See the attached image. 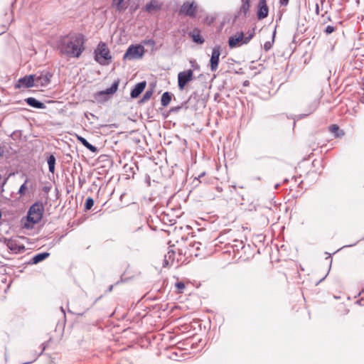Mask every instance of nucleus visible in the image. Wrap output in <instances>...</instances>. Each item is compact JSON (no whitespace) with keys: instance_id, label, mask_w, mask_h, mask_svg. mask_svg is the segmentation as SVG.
Masks as SVG:
<instances>
[{"instance_id":"nucleus-6","label":"nucleus","mask_w":364,"mask_h":364,"mask_svg":"<svg viewBox=\"0 0 364 364\" xmlns=\"http://www.w3.org/2000/svg\"><path fill=\"white\" fill-rule=\"evenodd\" d=\"M198 5L195 1H186L181 6L179 14L194 18L198 12Z\"/></svg>"},{"instance_id":"nucleus-23","label":"nucleus","mask_w":364,"mask_h":364,"mask_svg":"<svg viewBox=\"0 0 364 364\" xmlns=\"http://www.w3.org/2000/svg\"><path fill=\"white\" fill-rule=\"evenodd\" d=\"M242 4L240 6V13L243 14L244 16H246L248 13L250 9V2L251 1H241Z\"/></svg>"},{"instance_id":"nucleus-4","label":"nucleus","mask_w":364,"mask_h":364,"mask_svg":"<svg viewBox=\"0 0 364 364\" xmlns=\"http://www.w3.org/2000/svg\"><path fill=\"white\" fill-rule=\"evenodd\" d=\"M175 249L177 252V262L183 261V258L192 257L193 256H198L197 251L192 248H189L188 240L182 241L181 242H177V245H175Z\"/></svg>"},{"instance_id":"nucleus-26","label":"nucleus","mask_w":364,"mask_h":364,"mask_svg":"<svg viewBox=\"0 0 364 364\" xmlns=\"http://www.w3.org/2000/svg\"><path fill=\"white\" fill-rule=\"evenodd\" d=\"M188 244L189 248L193 249L194 250L197 251V252L199 254L200 247L202 246V244L200 242H197L196 240H188Z\"/></svg>"},{"instance_id":"nucleus-9","label":"nucleus","mask_w":364,"mask_h":364,"mask_svg":"<svg viewBox=\"0 0 364 364\" xmlns=\"http://www.w3.org/2000/svg\"><path fill=\"white\" fill-rule=\"evenodd\" d=\"M220 55V47L215 46L213 48L212 55L210 60V70L215 71L218 69L219 63V58Z\"/></svg>"},{"instance_id":"nucleus-19","label":"nucleus","mask_w":364,"mask_h":364,"mask_svg":"<svg viewBox=\"0 0 364 364\" xmlns=\"http://www.w3.org/2000/svg\"><path fill=\"white\" fill-rule=\"evenodd\" d=\"M76 138L79 142H80L87 149L95 153L97 151V147L90 144L84 137L76 134Z\"/></svg>"},{"instance_id":"nucleus-38","label":"nucleus","mask_w":364,"mask_h":364,"mask_svg":"<svg viewBox=\"0 0 364 364\" xmlns=\"http://www.w3.org/2000/svg\"><path fill=\"white\" fill-rule=\"evenodd\" d=\"M4 154V149L1 147H0V157L3 156Z\"/></svg>"},{"instance_id":"nucleus-34","label":"nucleus","mask_w":364,"mask_h":364,"mask_svg":"<svg viewBox=\"0 0 364 364\" xmlns=\"http://www.w3.org/2000/svg\"><path fill=\"white\" fill-rule=\"evenodd\" d=\"M336 31V27L333 26H328L326 28H325V33L326 34H331L333 32H334Z\"/></svg>"},{"instance_id":"nucleus-27","label":"nucleus","mask_w":364,"mask_h":364,"mask_svg":"<svg viewBox=\"0 0 364 364\" xmlns=\"http://www.w3.org/2000/svg\"><path fill=\"white\" fill-rule=\"evenodd\" d=\"M48 164L49 168V171L52 173L55 172V157L53 155H50L48 158Z\"/></svg>"},{"instance_id":"nucleus-18","label":"nucleus","mask_w":364,"mask_h":364,"mask_svg":"<svg viewBox=\"0 0 364 364\" xmlns=\"http://www.w3.org/2000/svg\"><path fill=\"white\" fill-rule=\"evenodd\" d=\"M76 138L79 142H80L87 149L95 153L97 151V147L90 144L84 137L76 134Z\"/></svg>"},{"instance_id":"nucleus-33","label":"nucleus","mask_w":364,"mask_h":364,"mask_svg":"<svg viewBox=\"0 0 364 364\" xmlns=\"http://www.w3.org/2000/svg\"><path fill=\"white\" fill-rule=\"evenodd\" d=\"M329 130L331 131V132L335 134V136L336 137L340 136V134H338V132L339 131V127L337 124H332L330 127Z\"/></svg>"},{"instance_id":"nucleus-16","label":"nucleus","mask_w":364,"mask_h":364,"mask_svg":"<svg viewBox=\"0 0 364 364\" xmlns=\"http://www.w3.org/2000/svg\"><path fill=\"white\" fill-rule=\"evenodd\" d=\"M189 36L192 38L193 41L198 44L204 43V39L200 36V31L197 28L193 29L189 33Z\"/></svg>"},{"instance_id":"nucleus-31","label":"nucleus","mask_w":364,"mask_h":364,"mask_svg":"<svg viewBox=\"0 0 364 364\" xmlns=\"http://www.w3.org/2000/svg\"><path fill=\"white\" fill-rule=\"evenodd\" d=\"M153 93H154L153 90H147L145 92V94L144 95L142 99L141 100V102H144L149 100L151 97Z\"/></svg>"},{"instance_id":"nucleus-35","label":"nucleus","mask_w":364,"mask_h":364,"mask_svg":"<svg viewBox=\"0 0 364 364\" xmlns=\"http://www.w3.org/2000/svg\"><path fill=\"white\" fill-rule=\"evenodd\" d=\"M272 47V44L270 42H266L264 44V49L267 51V50H269Z\"/></svg>"},{"instance_id":"nucleus-3","label":"nucleus","mask_w":364,"mask_h":364,"mask_svg":"<svg viewBox=\"0 0 364 364\" xmlns=\"http://www.w3.org/2000/svg\"><path fill=\"white\" fill-rule=\"evenodd\" d=\"M95 59L101 65H108L112 59L110 50L107 45L104 42H100L95 50Z\"/></svg>"},{"instance_id":"nucleus-22","label":"nucleus","mask_w":364,"mask_h":364,"mask_svg":"<svg viewBox=\"0 0 364 364\" xmlns=\"http://www.w3.org/2000/svg\"><path fill=\"white\" fill-rule=\"evenodd\" d=\"M171 100V95H170L169 92H166L161 96V103L162 106L166 107L170 104Z\"/></svg>"},{"instance_id":"nucleus-24","label":"nucleus","mask_w":364,"mask_h":364,"mask_svg":"<svg viewBox=\"0 0 364 364\" xmlns=\"http://www.w3.org/2000/svg\"><path fill=\"white\" fill-rule=\"evenodd\" d=\"M49 256L48 252L39 253L33 257V262L37 264L43 259H46Z\"/></svg>"},{"instance_id":"nucleus-14","label":"nucleus","mask_w":364,"mask_h":364,"mask_svg":"<svg viewBox=\"0 0 364 364\" xmlns=\"http://www.w3.org/2000/svg\"><path fill=\"white\" fill-rule=\"evenodd\" d=\"M146 86V82L143 81L137 83L134 89L131 91L130 95L132 98H136L144 90Z\"/></svg>"},{"instance_id":"nucleus-25","label":"nucleus","mask_w":364,"mask_h":364,"mask_svg":"<svg viewBox=\"0 0 364 364\" xmlns=\"http://www.w3.org/2000/svg\"><path fill=\"white\" fill-rule=\"evenodd\" d=\"M112 6H115L117 11H123L124 10L127 6L124 4V0H112Z\"/></svg>"},{"instance_id":"nucleus-37","label":"nucleus","mask_w":364,"mask_h":364,"mask_svg":"<svg viewBox=\"0 0 364 364\" xmlns=\"http://www.w3.org/2000/svg\"><path fill=\"white\" fill-rule=\"evenodd\" d=\"M289 0H279V3L282 6H287Z\"/></svg>"},{"instance_id":"nucleus-1","label":"nucleus","mask_w":364,"mask_h":364,"mask_svg":"<svg viewBox=\"0 0 364 364\" xmlns=\"http://www.w3.org/2000/svg\"><path fill=\"white\" fill-rule=\"evenodd\" d=\"M82 34H71L63 37L58 44L60 53L69 58H79L85 50Z\"/></svg>"},{"instance_id":"nucleus-30","label":"nucleus","mask_w":364,"mask_h":364,"mask_svg":"<svg viewBox=\"0 0 364 364\" xmlns=\"http://www.w3.org/2000/svg\"><path fill=\"white\" fill-rule=\"evenodd\" d=\"M254 36H255V30L252 29L251 31H249L247 33L246 36H244V43L245 44L248 43L250 42V41L253 38Z\"/></svg>"},{"instance_id":"nucleus-32","label":"nucleus","mask_w":364,"mask_h":364,"mask_svg":"<svg viewBox=\"0 0 364 364\" xmlns=\"http://www.w3.org/2000/svg\"><path fill=\"white\" fill-rule=\"evenodd\" d=\"M94 205V200L92 198L89 197L86 199L85 203V208L86 210H90L92 208V207Z\"/></svg>"},{"instance_id":"nucleus-10","label":"nucleus","mask_w":364,"mask_h":364,"mask_svg":"<svg viewBox=\"0 0 364 364\" xmlns=\"http://www.w3.org/2000/svg\"><path fill=\"white\" fill-rule=\"evenodd\" d=\"M176 252H177L175 249V245L171 246L170 250L164 256L163 267H166L173 264L174 261L175 259H176L177 257Z\"/></svg>"},{"instance_id":"nucleus-5","label":"nucleus","mask_w":364,"mask_h":364,"mask_svg":"<svg viewBox=\"0 0 364 364\" xmlns=\"http://www.w3.org/2000/svg\"><path fill=\"white\" fill-rule=\"evenodd\" d=\"M145 53L144 47L142 45H131L126 50L123 60H137L143 58Z\"/></svg>"},{"instance_id":"nucleus-8","label":"nucleus","mask_w":364,"mask_h":364,"mask_svg":"<svg viewBox=\"0 0 364 364\" xmlns=\"http://www.w3.org/2000/svg\"><path fill=\"white\" fill-rule=\"evenodd\" d=\"M2 241L7 247L14 253L21 252L25 249L23 245L19 244L16 237H11L10 239L4 237Z\"/></svg>"},{"instance_id":"nucleus-36","label":"nucleus","mask_w":364,"mask_h":364,"mask_svg":"<svg viewBox=\"0 0 364 364\" xmlns=\"http://www.w3.org/2000/svg\"><path fill=\"white\" fill-rule=\"evenodd\" d=\"M144 43L146 45H151V46H154L155 45V41L154 40H148V41H144Z\"/></svg>"},{"instance_id":"nucleus-12","label":"nucleus","mask_w":364,"mask_h":364,"mask_svg":"<svg viewBox=\"0 0 364 364\" xmlns=\"http://www.w3.org/2000/svg\"><path fill=\"white\" fill-rule=\"evenodd\" d=\"M269 8L266 0H259L257 6V16L259 20L264 19L268 16Z\"/></svg>"},{"instance_id":"nucleus-20","label":"nucleus","mask_w":364,"mask_h":364,"mask_svg":"<svg viewBox=\"0 0 364 364\" xmlns=\"http://www.w3.org/2000/svg\"><path fill=\"white\" fill-rule=\"evenodd\" d=\"M50 77L51 75L46 74V75H41V76L36 78V85H47L50 82Z\"/></svg>"},{"instance_id":"nucleus-7","label":"nucleus","mask_w":364,"mask_h":364,"mask_svg":"<svg viewBox=\"0 0 364 364\" xmlns=\"http://www.w3.org/2000/svg\"><path fill=\"white\" fill-rule=\"evenodd\" d=\"M193 79V71L191 69L180 72L178 75V85L181 90H183L186 84Z\"/></svg>"},{"instance_id":"nucleus-21","label":"nucleus","mask_w":364,"mask_h":364,"mask_svg":"<svg viewBox=\"0 0 364 364\" xmlns=\"http://www.w3.org/2000/svg\"><path fill=\"white\" fill-rule=\"evenodd\" d=\"M26 102L28 105L35 108L43 109L46 107L43 102L38 101L33 97H28L26 99Z\"/></svg>"},{"instance_id":"nucleus-28","label":"nucleus","mask_w":364,"mask_h":364,"mask_svg":"<svg viewBox=\"0 0 364 364\" xmlns=\"http://www.w3.org/2000/svg\"><path fill=\"white\" fill-rule=\"evenodd\" d=\"M118 87V83L114 82L109 88L107 89L105 91L101 92V94H113L114 93Z\"/></svg>"},{"instance_id":"nucleus-11","label":"nucleus","mask_w":364,"mask_h":364,"mask_svg":"<svg viewBox=\"0 0 364 364\" xmlns=\"http://www.w3.org/2000/svg\"><path fill=\"white\" fill-rule=\"evenodd\" d=\"M244 43V33L237 32L234 36H230L228 40V45L230 48H235Z\"/></svg>"},{"instance_id":"nucleus-15","label":"nucleus","mask_w":364,"mask_h":364,"mask_svg":"<svg viewBox=\"0 0 364 364\" xmlns=\"http://www.w3.org/2000/svg\"><path fill=\"white\" fill-rule=\"evenodd\" d=\"M161 4L156 0H152L145 6V11L149 13L156 12L160 10Z\"/></svg>"},{"instance_id":"nucleus-17","label":"nucleus","mask_w":364,"mask_h":364,"mask_svg":"<svg viewBox=\"0 0 364 364\" xmlns=\"http://www.w3.org/2000/svg\"><path fill=\"white\" fill-rule=\"evenodd\" d=\"M19 82L26 87H31L35 85L36 79L33 75H28L21 78Z\"/></svg>"},{"instance_id":"nucleus-13","label":"nucleus","mask_w":364,"mask_h":364,"mask_svg":"<svg viewBox=\"0 0 364 364\" xmlns=\"http://www.w3.org/2000/svg\"><path fill=\"white\" fill-rule=\"evenodd\" d=\"M33 188L31 182L28 178H26L24 183L20 186L18 194L20 197H23L29 194L30 191Z\"/></svg>"},{"instance_id":"nucleus-2","label":"nucleus","mask_w":364,"mask_h":364,"mask_svg":"<svg viewBox=\"0 0 364 364\" xmlns=\"http://www.w3.org/2000/svg\"><path fill=\"white\" fill-rule=\"evenodd\" d=\"M43 213V206L40 203L33 204L28 212L26 217L21 219L23 228L31 229L33 225L41 221Z\"/></svg>"},{"instance_id":"nucleus-29","label":"nucleus","mask_w":364,"mask_h":364,"mask_svg":"<svg viewBox=\"0 0 364 364\" xmlns=\"http://www.w3.org/2000/svg\"><path fill=\"white\" fill-rule=\"evenodd\" d=\"M175 287L177 289L178 294H182L183 292V290L186 288V285H185L184 282H178L176 283Z\"/></svg>"}]
</instances>
